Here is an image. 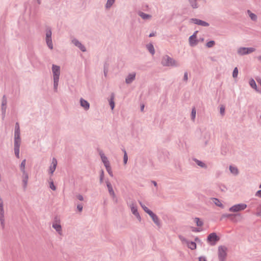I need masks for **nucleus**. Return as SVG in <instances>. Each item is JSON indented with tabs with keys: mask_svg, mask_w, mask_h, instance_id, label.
<instances>
[{
	"mask_svg": "<svg viewBox=\"0 0 261 261\" xmlns=\"http://www.w3.org/2000/svg\"><path fill=\"white\" fill-rule=\"evenodd\" d=\"M161 64L163 66L166 67H177L180 65L178 61L168 55H165L162 57Z\"/></svg>",
	"mask_w": 261,
	"mask_h": 261,
	"instance_id": "f257e3e1",
	"label": "nucleus"
},
{
	"mask_svg": "<svg viewBox=\"0 0 261 261\" xmlns=\"http://www.w3.org/2000/svg\"><path fill=\"white\" fill-rule=\"evenodd\" d=\"M52 71L53 73L54 80V88L56 89L60 73V67L55 65H53L52 67Z\"/></svg>",
	"mask_w": 261,
	"mask_h": 261,
	"instance_id": "f03ea898",
	"label": "nucleus"
},
{
	"mask_svg": "<svg viewBox=\"0 0 261 261\" xmlns=\"http://www.w3.org/2000/svg\"><path fill=\"white\" fill-rule=\"evenodd\" d=\"M227 248L224 246H220L218 249L219 261H225L227 256Z\"/></svg>",
	"mask_w": 261,
	"mask_h": 261,
	"instance_id": "7ed1b4c3",
	"label": "nucleus"
},
{
	"mask_svg": "<svg viewBox=\"0 0 261 261\" xmlns=\"http://www.w3.org/2000/svg\"><path fill=\"white\" fill-rule=\"evenodd\" d=\"M20 135H14V152L17 158H19V147L20 145Z\"/></svg>",
	"mask_w": 261,
	"mask_h": 261,
	"instance_id": "20e7f679",
	"label": "nucleus"
},
{
	"mask_svg": "<svg viewBox=\"0 0 261 261\" xmlns=\"http://www.w3.org/2000/svg\"><path fill=\"white\" fill-rule=\"evenodd\" d=\"M255 49L253 47H241L237 49V53L240 56L248 55L254 52Z\"/></svg>",
	"mask_w": 261,
	"mask_h": 261,
	"instance_id": "39448f33",
	"label": "nucleus"
},
{
	"mask_svg": "<svg viewBox=\"0 0 261 261\" xmlns=\"http://www.w3.org/2000/svg\"><path fill=\"white\" fill-rule=\"evenodd\" d=\"M247 205L245 203H239L234 204L229 207V211L231 212L237 213L244 210L246 208Z\"/></svg>",
	"mask_w": 261,
	"mask_h": 261,
	"instance_id": "423d86ee",
	"label": "nucleus"
},
{
	"mask_svg": "<svg viewBox=\"0 0 261 261\" xmlns=\"http://www.w3.org/2000/svg\"><path fill=\"white\" fill-rule=\"evenodd\" d=\"M219 240L220 238L215 232L210 233L207 238V241L211 246L215 245Z\"/></svg>",
	"mask_w": 261,
	"mask_h": 261,
	"instance_id": "0eeeda50",
	"label": "nucleus"
},
{
	"mask_svg": "<svg viewBox=\"0 0 261 261\" xmlns=\"http://www.w3.org/2000/svg\"><path fill=\"white\" fill-rule=\"evenodd\" d=\"M70 39L71 43L77 47L82 51L86 52L87 51L86 47L77 39L74 37H70Z\"/></svg>",
	"mask_w": 261,
	"mask_h": 261,
	"instance_id": "6e6552de",
	"label": "nucleus"
},
{
	"mask_svg": "<svg viewBox=\"0 0 261 261\" xmlns=\"http://www.w3.org/2000/svg\"><path fill=\"white\" fill-rule=\"evenodd\" d=\"M130 208L132 213L136 217L137 219L140 222L141 221V217L138 212L137 207L136 205L135 202L133 201L129 204Z\"/></svg>",
	"mask_w": 261,
	"mask_h": 261,
	"instance_id": "1a4fd4ad",
	"label": "nucleus"
},
{
	"mask_svg": "<svg viewBox=\"0 0 261 261\" xmlns=\"http://www.w3.org/2000/svg\"><path fill=\"white\" fill-rule=\"evenodd\" d=\"M0 221L3 227L4 226L5 216L4 210V202L1 198H0Z\"/></svg>",
	"mask_w": 261,
	"mask_h": 261,
	"instance_id": "9d476101",
	"label": "nucleus"
},
{
	"mask_svg": "<svg viewBox=\"0 0 261 261\" xmlns=\"http://www.w3.org/2000/svg\"><path fill=\"white\" fill-rule=\"evenodd\" d=\"M107 182V186L108 189L109 193L110 195L112 197V198L113 200L117 203V198L115 194L114 191H113L112 186L110 182H109L108 181H106Z\"/></svg>",
	"mask_w": 261,
	"mask_h": 261,
	"instance_id": "9b49d317",
	"label": "nucleus"
},
{
	"mask_svg": "<svg viewBox=\"0 0 261 261\" xmlns=\"http://www.w3.org/2000/svg\"><path fill=\"white\" fill-rule=\"evenodd\" d=\"M51 32L50 30H48L46 32V42L48 46V47L50 49H53V46L51 41Z\"/></svg>",
	"mask_w": 261,
	"mask_h": 261,
	"instance_id": "f8f14e48",
	"label": "nucleus"
},
{
	"mask_svg": "<svg viewBox=\"0 0 261 261\" xmlns=\"http://www.w3.org/2000/svg\"><path fill=\"white\" fill-rule=\"evenodd\" d=\"M136 73L135 72H132L128 73V74L125 77V82L126 84H130L135 81L136 79Z\"/></svg>",
	"mask_w": 261,
	"mask_h": 261,
	"instance_id": "ddd939ff",
	"label": "nucleus"
},
{
	"mask_svg": "<svg viewBox=\"0 0 261 261\" xmlns=\"http://www.w3.org/2000/svg\"><path fill=\"white\" fill-rule=\"evenodd\" d=\"M243 218V215L241 213H238L233 214L230 220L233 222L238 223L242 221Z\"/></svg>",
	"mask_w": 261,
	"mask_h": 261,
	"instance_id": "4468645a",
	"label": "nucleus"
},
{
	"mask_svg": "<svg viewBox=\"0 0 261 261\" xmlns=\"http://www.w3.org/2000/svg\"><path fill=\"white\" fill-rule=\"evenodd\" d=\"M190 21L202 27H208L210 25L207 22L197 18H191Z\"/></svg>",
	"mask_w": 261,
	"mask_h": 261,
	"instance_id": "2eb2a0df",
	"label": "nucleus"
},
{
	"mask_svg": "<svg viewBox=\"0 0 261 261\" xmlns=\"http://www.w3.org/2000/svg\"><path fill=\"white\" fill-rule=\"evenodd\" d=\"M53 227L58 232L59 234H62V228L59 221L55 220L53 223Z\"/></svg>",
	"mask_w": 261,
	"mask_h": 261,
	"instance_id": "dca6fc26",
	"label": "nucleus"
},
{
	"mask_svg": "<svg viewBox=\"0 0 261 261\" xmlns=\"http://www.w3.org/2000/svg\"><path fill=\"white\" fill-rule=\"evenodd\" d=\"M57 165V160L55 158H53L52 160V161H51V165H50L49 170H48V172L50 175H52L53 174L54 172L55 171V170H56Z\"/></svg>",
	"mask_w": 261,
	"mask_h": 261,
	"instance_id": "f3484780",
	"label": "nucleus"
},
{
	"mask_svg": "<svg viewBox=\"0 0 261 261\" xmlns=\"http://www.w3.org/2000/svg\"><path fill=\"white\" fill-rule=\"evenodd\" d=\"M149 216L151 218L153 222L159 227H160L161 225L160 223V221L156 215H155L153 212L151 213L149 215Z\"/></svg>",
	"mask_w": 261,
	"mask_h": 261,
	"instance_id": "a211bd4d",
	"label": "nucleus"
},
{
	"mask_svg": "<svg viewBox=\"0 0 261 261\" xmlns=\"http://www.w3.org/2000/svg\"><path fill=\"white\" fill-rule=\"evenodd\" d=\"M189 44L191 46H195L198 43V40L197 39V36L192 35L189 38Z\"/></svg>",
	"mask_w": 261,
	"mask_h": 261,
	"instance_id": "6ab92c4d",
	"label": "nucleus"
},
{
	"mask_svg": "<svg viewBox=\"0 0 261 261\" xmlns=\"http://www.w3.org/2000/svg\"><path fill=\"white\" fill-rule=\"evenodd\" d=\"M80 105L85 110H88L90 108L89 103L86 100L81 98L80 99Z\"/></svg>",
	"mask_w": 261,
	"mask_h": 261,
	"instance_id": "aec40b11",
	"label": "nucleus"
},
{
	"mask_svg": "<svg viewBox=\"0 0 261 261\" xmlns=\"http://www.w3.org/2000/svg\"><path fill=\"white\" fill-rule=\"evenodd\" d=\"M98 153H99V155L100 156L101 161H102V162L103 163V164L110 162L108 160L107 157L105 155V153H104V152H103L102 150H98Z\"/></svg>",
	"mask_w": 261,
	"mask_h": 261,
	"instance_id": "412c9836",
	"label": "nucleus"
},
{
	"mask_svg": "<svg viewBox=\"0 0 261 261\" xmlns=\"http://www.w3.org/2000/svg\"><path fill=\"white\" fill-rule=\"evenodd\" d=\"M229 169L231 173L234 175H237L239 174V170L237 167L230 165Z\"/></svg>",
	"mask_w": 261,
	"mask_h": 261,
	"instance_id": "4be33fe9",
	"label": "nucleus"
},
{
	"mask_svg": "<svg viewBox=\"0 0 261 261\" xmlns=\"http://www.w3.org/2000/svg\"><path fill=\"white\" fill-rule=\"evenodd\" d=\"M146 47L147 49L152 55H153L155 54V50H154V46L152 44H151V43L147 44L146 45Z\"/></svg>",
	"mask_w": 261,
	"mask_h": 261,
	"instance_id": "5701e85b",
	"label": "nucleus"
},
{
	"mask_svg": "<svg viewBox=\"0 0 261 261\" xmlns=\"http://www.w3.org/2000/svg\"><path fill=\"white\" fill-rule=\"evenodd\" d=\"M138 14L144 20L148 19L151 18V15L146 14L143 12H139Z\"/></svg>",
	"mask_w": 261,
	"mask_h": 261,
	"instance_id": "b1692460",
	"label": "nucleus"
},
{
	"mask_svg": "<svg viewBox=\"0 0 261 261\" xmlns=\"http://www.w3.org/2000/svg\"><path fill=\"white\" fill-rule=\"evenodd\" d=\"M194 161V162L196 163V164L200 166V167L201 168H204V169H206L207 168V165L204 163H203V162L197 159H194L193 160Z\"/></svg>",
	"mask_w": 261,
	"mask_h": 261,
	"instance_id": "393cba45",
	"label": "nucleus"
},
{
	"mask_svg": "<svg viewBox=\"0 0 261 261\" xmlns=\"http://www.w3.org/2000/svg\"><path fill=\"white\" fill-rule=\"evenodd\" d=\"M115 1L116 0H107L105 5V8L106 9H110L115 3Z\"/></svg>",
	"mask_w": 261,
	"mask_h": 261,
	"instance_id": "a878e982",
	"label": "nucleus"
},
{
	"mask_svg": "<svg viewBox=\"0 0 261 261\" xmlns=\"http://www.w3.org/2000/svg\"><path fill=\"white\" fill-rule=\"evenodd\" d=\"M212 201L213 203L217 205V206H219L220 207H223V205L221 203V202L216 198H212Z\"/></svg>",
	"mask_w": 261,
	"mask_h": 261,
	"instance_id": "bb28decb",
	"label": "nucleus"
},
{
	"mask_svg": "<svg viewBox=\"0 0 261 261\" xmlns=\"http://www.w3.org/2000/svg\"><path fill=\"white\" fill-rule=\"evenodd\" d=\"M139 203L141 206V207L143 208V210L148 215H149L152 212L150 210L149 208H148L147 207H146L141 201H139Z\"/></svg>",
	"mask_w": 261,
	"mask_h": 261,
	"instance_id": "cd10ccee",
	"label": "nucleus"
},
{
	"mask_svg": "<svg viewBox=\"0 0 261 261\" xmlns=\"http://www.w3.org/2000/svg\"><path fill=\"white\" fill-rule=\"evenodd\" d=\"M22 181L23 184V186L24 188H26L27 186L28 180V176L26 172L23 173L22 176Z\"/></svg>",
	"mask_w": 261,
	"mask_h": 261,
	"instance_id": "c85d7f7f",
	"label": "nucleus"
},
{
	"mask_svg": "<svg viewBox=\"0 0 261 261\" xmlns=\"http://www.w3.org/2000/svg\"><path fill=\"white\" fill-rule=\"evenodd\" d=\"M187 245L188 248L191 250H194L196 248V244L194 242L189 241Z\"/></svg>",
	"mask_w": 261,
	"mask_h": 261,
	"instance_id": "c756f323",
	"label": "nucleus"
},
{
	"mask_svg": "<svg viewBox=\"0 0 261 261\" xmlns=\"http://www.w3.org/2000/svg\"><path fill=\"white\" fill-rule=\"evenodd\" d=\"M249 83V85L250 86V87L251 88L255 89L257 91H258L256 83L253 79H251L250 80Z\"/></svg>",
	"mask_w": 261,
	"mask_h": 261,
	"instance_id": "7c9ffc66",
	"label": "nucleus"
},
{
	"mask_svg": "<svg viewBox=\"0 0 261 261\" xmlns=\"http://www.w3.org/2000/svg\"><path fill=\"white\" fill-rule=\"evenodd\" d=\"M248 13L252 20L255 21L257 19V16L255 14L251 12L250 11L248 10Z\"/></svg>",
	"mask_w": 261,
	"mask_h": 261,
	"instance_id": "2f4dec72",
	"label": "nucleus"
},
{
	"mask_svg": "<svg viewBox=\"0 0 261 261\" xmlns=\"http://www.w3.org/2000/svg\"><path fill=\"white\" fill-rule=\"evenodd\" d=\"M194 221L196 223L197 226H201L203 224V222L202 221L200 220L198 218H195L194 219Z\"/></svg>",
	"mask_w": 261,
	"mask_h": 261,
	"instance_id": "473e14b6",
	"label": "nucleus"
},
{
	"mask_svg": "<svg viewBox=\"0 0 261 261\" xmlns=\"http://www.w3.org/2000/svg\"><path fill=\"white\" fill-rule=\"evenodd\" d=\"M25 162H26V160H23L21 163V165H20V170L21 171L23 172V173H24L25 172Z\"/></svg>",
	"mask_w": 261,
	"mask_h": 261,
	"instance_id": "72a5a7b5",
	"label": "nucleus"
},
{
	"mask_svg": "<svg viewBox=\"0 0 261 261\" xmlns=\"http://www.w3.org/2000/svg\"><path fill=\"white\" fill-rule=\"evenodd\" d=\"M110 106L112 110H113L115 107V103L114 101V96H112L109 101Z\"/></svg>",
	"mask_w": 261,
	"mask_h": 261,
	"instance_id": "f704fd0d",
	"label": "nucleus"
},
{
	"mask_svg": "<svg viewBox=\"0 0 261 261\" xmlns=\"http://www.w3.org/2000/svg\"><path fill=\"white\" fill-rule=\"evenodd\" d=\"M215 44V42L213 40L207 42L206 44V46L208 48L212 47Z\"/></svg>",
	"mask_w": 261,
	"mask_h": 261,
	"instance_id": "c9c22d12",
	"label": "nucleus"
},
{
	"mask_svg": "<svg viewBox=\"0 0 261 261\" xmlns=\"http://www.w3.org/2000/svg\"><path fill=\"white\" fill-rule=\"evenodd\" d=\"M104 178V171L103 170H101L100 171V176H99V181L100 183L101 184L103 182Z\"/></svg>",
	"mask_w": 261,
	"mask_h": 261,
	"instance_id": "e433bc0d",
	"label": "nucleus"
},
{
	"mask_svg": "<svg viewBox=\"0 0 261 261\" xmlns=\"http://www.w3.org/2000/svg\"><path fill=\"white\" fill-rule=\"evenodd\" d=\"M124 156H123V163L124 164H126L128 161V156L125 150H123Z\"/></svg>",
	"mask_w": 261,
	"mask_h": 261,
	"instance_id": "4c0bfd02",
	"label": "nucleus"
},
{
	"mask_svg": "<svg viewBox=\"0 0 261 261\" xmlns=\"http://www.w3.org/2000/svg\"><path fill=\"white\" fill-rule=\"evenodd\" d=\"M20 135V129H19V126L18 123H16L15 125V133L14 135Z\"/></svg>",
	"mask_w": 261,
	"mask_h": 261,
	"instance_id": "58836bf2",
	"label": "nucleus"
},
{
	"mask_svg": "<svg viewBox=\"0 0 261 261\" xmlns=\"http://www.w3.org/2000/svg\"><path fill=\"white\" fill-rule=\"evenodd\" d=\"M196 113V110H195V108H193L192 109V112H191V119H192V120H194V119H195Z\"/></svg>",
	"mask_w": 261,
	"mask_h": 261,
	"instance_id": "ea45409f",
	"label": "nucleus"
},
{
	"mask_svg": "<svg viewBox=\"0 0 261 261\" xmlns=\"http://www.w3.org/2000/svg\"><path fill=\"white\" fill-rule=\"evenodd\" d=\"M238 69L237 67H235L232 72L233 77H234V78L237 77L238 76Z\"/></svg>",
	"mask_w": 261,
	"mask_h": 261,
	"instance_id": "a19ab883",
	"label": "nucleus"
},
{
	"mask_svg": "<svg viewBox=\"0 0 261 261\" xmlns=\"http://www.w3.org/2000/svg\"><path fill=\"white\" fill-rule=\"evenodd\" d=\"M108 72V66L107 64L104 65L103 67V73L105 77L107 76V73Z\"/></svg>",
	"mask_w": 261,
	"mask_h": 261,
	"instance_id": "79ce46f5",
	"label": "nucleus"
},
{
	"mask_svg": "<svg viewBox=\"0 0 261 261\" xmlns=\"http://www.w3.org/2000/svg\"><path fill=\"white\" fill-rule=\"evenodd\" d=\"M179 239L183 243L187 244L188 242L189 241L188 240H187L185 237H184L182 236H179Z\"/></svg>",
	"mask_w": 261,
	"mask_h": 261,
	"instance_id": "37998d69",
	"label": "nucleus"
},
{
	"mask_svg": "<svg viewBox=\"0 0 261 261\" xmlns=\"http://www.w3.org/2000/svg\"><path fill=\"white\" fill-rule=\"evenodd\" d=\"M77 207V210L80 212H81L83 211V204H82V203H78L77 204V207Z\"/></svg>",
	"mask_w": 261,
	"mask_h": 261,
	"instance_id": "c03bdc74",
	"label": "nucleus"
},
{
	"mask_svg": "<svg viewBox=\"0 0 261 261\" xmlns=\"http://www.w3.org/2000/svg\"><path fill=\"white\" fill-rule=\"evenodd\" d=\"M188 80V72H185L184 73V75L183 77V81L185 82H187Z\"/></svg>",
	"mask_w": 261,
	"mask_h": 261,
	"instance_id": "a18cd8bd",
	"label": "nucleus"
},
{
	"mask_svg": "<svg viewBox=\"0 0 261 261\" xmlns=\"http://www.w3.org/2000/svg\"><path fill=\"white\" fill-rule=\"evenodd\" d=\"M49 187H50V189H51L53 190H56V187L54 185L53 180H50V182H49Z\"/></svg>",
	"mask_w": 261,
	"mask_h": 261,
	"instance_id": "49530a36",
	"label": "nucleus"
},
{
	"mask_svg": "<svg viewBox=\"0 0 261 261\" xmlns=\"http://www.w3.org/2000/svg\"><path fill=\"white\" fill-rule=\"evenodd\" d=\"M106 170L110 176L113 177V173L111 167L109 169H106Z\"/></svg>",
	"mask_w": 261,
	"mask_h": 261,
	"instance_id": "de8ad7c7",
	"label": "nucleus"
},
{
	"mask_svg": "<svg viewBox=\"0 0 261 261\" xmlns=\"http://www.w3.org/2000/svg\"><path fill=\"white\" fill-rule=\"evenodd\" d=\"M225 112V108L223 107H221L220 109V113L222 115H223Z\"/></svg>",
	"mask_w": 261,
	"mask_h": 261,
	"instance_id": "09e8293b",
	"label": "nucleus"
},
{
	"mask_svg": "<svg viewBox=\"0 0 261 261\" xmlns=\"http://www.w3.org/2000/svg\"><path fill=\"white\" fill-rule=\"evenodd\" d=\"M255 195L256 196V197H260L261 198V190H259L258 191H257Z\"/></svg>",
	"mask_w": 261,
	"mask_h": 261,
	"instance_id": "8fccbe9b",
	"label": "nucleus"
},
{
	"mask_svg": "<svg viewBox=\"0 0 261 261\" xmlns=\"http://www.w3.org/2000/svg\"><path fill=\"white\" fill-rule=\"evenodd\" d=\"M76 197L80 201L84 200V197L82 195L79 194V195H77Z\"/></svg>",
	"mask_w": 261,
	"mask_h": 261,
	"instance_id": "3c124183",
	"label": "nucleus"
},
{
	"mask_svg": "<svg viewBox=\"0 0 261 261\" xmlns=\"http://www.w3.org/2000/svg\"><path fill=\"white\" fill-rule=\"evenodd\" d=\"M103 165H104V166H105V167L106 169H109V168L111 167V165H110V162H109L108 163H106V164H105Z\"/></svg>",
	"mask_w": 261,
	"mask_h": 261,
	"instance_id": "603ef678",
	"label": "nucleus"
},
{
	"mask_svg": "<svg viewBox=\"0 0 261 261\" xmlns=\"http://www.w3.org/2000/svg\"><path fill=\"white\" fill-rule=\"evenodd\" d=\"M232 214H226V215H223V217H224L230 218V219H231V217H232Z\"/></svg>",
	"mask_w": 261,
	"mask_h": 261,
	"instance_id": "864d4df0",
	"label": "nucleus"
},
{
	"mask_svg": "<svg viewBox=\"0 0 261 261\" xmlns=\"http://www.w3.org/2000/svg\"><path fill=\"white\" fill-rule=\"evenodd\" d=\"M199 261H206V259L204 257L200 256L199 257Z\"/></svg>",
	"mask_w": 261,
	"mask_h": 261,
	"instance_id": "5fc2aeb1",
	"label": "nucleus"
},
{
	"mask_svg": "<svg viewBox=\"0 0 261 261\" xmlns=\"http://www.w3.org/2000/svg\"><path fill=\"white\" fill-rule=\"evenodd\" d=\"M6 104V99L4 98H3V102H2V105L3 106H4V105H5Z\"/></svg>",
	"mask_w": 261,
	"mask_h": 261,
	"instance_id": "6e6d98bb",
	"label": "nucleus"
},
{
	"mask_svg": "<svg viewBox=\"0 0 261 261\" xmlns=\"http://www.w3.org/2000/svg\"><path fill=\"white\" fill-rule=\"evenodd\" d=\"M151 182L153 184V185L155 186V187H157V183L155 181H154V180H152L151 181Z\"/></svg>",
	"mask_w": 261,
	"mask_h": 261,
	"instance_id": "4d7b16f0",
	"label": "nucleus"
},
{
	"mask_svg": "<svg viewBox=\"0 0 261 261\" xmlns=\"http://www.w3.org/2000/svg\"><path fill=\"white\" fill-rule=\"evenodd\" d=\"M193 231H196V232H199L200 231V229L199 228H195L194 230H193Z\"/></svg>",
	"mask_w": 261,
	"mask_h": 261,
	"instance_id": "13d9d810",
	"label": "nucleus"
},
{
	"mask_svg": "<svg viewBox=\"0 0 261 261\" xmlns=\"http://www.w3.org/2000/svg\"><path fill=\"white\" fill-rule=\"evenodd\" d=\"M154 36V34L153 33H150L149 35V37H151Z\"/></svg>",
	"mask_w": 261,
	"mask_h": 261,
	"instance_id": "bf43d9fd",
	"label": "nucleus"
},
{
	"mask_svg": "<svg viewBox=\"0 0 261 261\" xmlns=\"http://www.w3.org/2000/svg\"><path fill=\"white\" fill-rule=\"evenodd\" d=\"M144 105H142L141 107V111H143V110H144Z\"/></svg>",
	"mask_w": 261,
	"mask_h": 261,
	"instance_id": "052dcab7",
	"label": "nucleus"
},
{
	"mask_svg": "<svg viewBox=\"0 0 261 261\" xmlns=\"http://www.w3.org/2000/svg\"><path fill=\"white\" fill-rule=\"evenodd\" d=\"M197 33H198V31H195V32L194 33V34H193V35H195V36H196V35H197Z\"/></svg>",
	"mask_w": 261,
	"mask_h": 261,
	"instance_id": "680f3d73",
	"label": "nucleus"
},
{
	"mask_svg": "<svg viewBox=\"0 0 261 261\" xmlns=\"http://www.w3.org/2000/svg\"><path fill=\"white\" fill-rule=\"evenodd\" d=\"M258 60L261 61V56L258 57Z\"/></svg>",
	"mask_w": 261,
	"mask_h": 261,
	"instance_id": "e2e57ef3",
	"label": "nucleus"
},
{
	"mask_svg": "<svg viewBox=\"0 0 261 261\" xmlns=\"http://www.w3.org/2000/svg\"><path fill=\"white\" fill-rule=\"evenodd\" d=\"M226 151H224V152L223 151H222V154L225 155V154H226Z\"/></svg>",
	"mask_w": 261,
	"mask_h": 261,
	"instance_id": "0e129e2a",
	"label": "nucleus"
},
{
	"mask_svg": "<svg viewBox=\"0 0 261 261\" xmlns=\"http://www.w3.org/2000/svg\"><path fill=\"white\" fill-rule=\"evenodd\" d=\"M207 143H208V141H206L205 142V145H206L207 144Z\"/></svg>",
	"mask_w": 261,
	"mask_h": 261,
	"instance_id": "69168bd1",
	"label": "nucleus"
}]
</instances>
